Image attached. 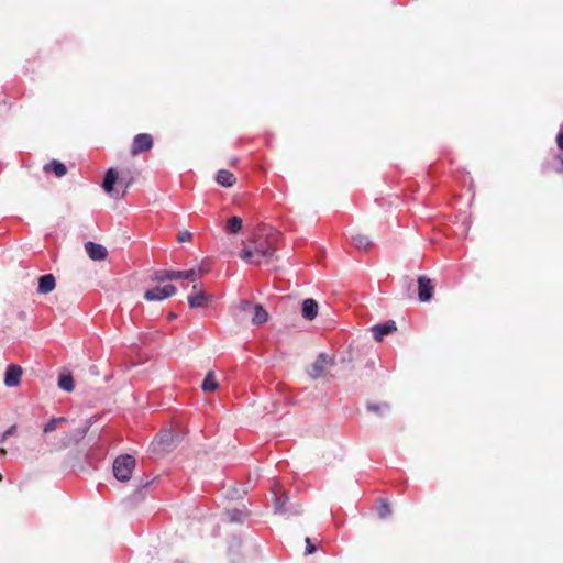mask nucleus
I'll return each instance as SVG.
<instances>
[{
  "instance_id": "34",
  "label": "nucleus",
  "mask_w": 563,
  "mask_h": 563,
  "mask_svg": "<svg viewBox=\"0 0 563 563\" xmlns=\"http://www.w3.org/2000/svg\"><path fill=\"white\" fill-rule=\"evenodd\" d=\"M558 146L563 150V132H560L556 136Z\"/></svg>"
},
{
  "instance_id": "25",
  "label": "nucleus",
  "mask_w": 563,
  "mask_h": 563,
  "mask_svg": "<svg viewBox=\"0 0 563 563\" xmlns=\"http://www.w3.org/2000/svg\"><path fill=\"white\" fill-rule=\"evenodd\" d=\"M240 257L243 261L255 264V265H261L263 263L262 260L255 257L254 251H252L250 249H243L240 253Z\"/></svg>"
},
{
  "instance_id": "20",
  "label": "nucleus",
  "mask_w": 563,
  "mask_h": 563,
  "mask_svg": "<svg viewBox=\"0 0 563 563\" xmlns=\"http://www.w3.org/2000/svg\"><path fill=\"white\" fill-rule=\"evenodd\" d=\"M351 242L356 249H367L372 245V242L369 239L362 234V233H355L351 236Z\"/></svg>"
},
{
  "instance_id": "11",
  "label": "nucleus",
  "mask_w": 563,
  "mask_h": 563,
  "mask_svg": "<svg viewBox=\"0 0 563 563\" xmlns=\"http://www.w3.org/2000/svg\"><path fill=\"white\" fill-rule=\"evenodd\" d=\"M397 330L396 322L393 320L383 324H375L372 327L373 336L377 342H380L385 335L393 333Z\"/></svg>"
},
{
  "instance_id": "27",
  "label": "nucleus",
  "mask_w": 563,
  "mask_h": 563,
  "mask_svg": "<svg viewBox=\"0 0 563 563\" xmlns=\"http://www.w3.org/2000/svg\"><path fill=\"white\" fill-rule=\"evenodd\" d=\"M66 418L64 417H58V418H53L52 420H49L45 427H44V433H49V432H53L54 430H56L58 423H62V422H66Z\"/></svg>"
},
{
  "instance_id": "4",
  "label": "nucleus",
  "mask_w": 563,
  "mask_h": 563,
  "mask_svg": "<svg viewBox=\"0 0 563 563\" xmlns=\"http://www.w3.org/2000/svg\"><path fill=\"white\" fill-rule=\"evenodd\" d=\"M180 435L168 429L163 430L155 438V443L163 452H170L180 443Z\"/></svg>"
},
{
  "instance_id": "26",
  "label": "nucleus",
  "mask_w": 563,
  "mask_h": 563,
  "mask_svg": "<svg viewBox=\"0 0 563 563\" xmlns=\"http://www.w3.org/2000/svg\"><path fill=\"white\" fill-rule=\"evenodd\" d=\"M227 516L231 522H243L246 514L240 509H232L227 511Z\"/></svg>"
},
{
  "instance_id": "28",
  "label": "nucleus",
  "mask_w": 563,
  "mask_h": 563,
  "mask_svg": "<svg viewBox=\"0 0 563 563\" xmlns=\"http://www.w3.org/2000/svg\"><path fill=\"white\" fill-rule=\"evenodd\" d=\"M377 511L380 518H386L390 514L391 509L387 503L383 501Z\"/></svg>"
},
{
  "instance_id": "5",
  "label": "nucleus",
  "mask_w": 563,
  "mask_h": 563,
  "mask_svg": "<svg viewBox=\"0 0 563 563\" xmlns=\"http://www.w3.org/2000/svg\"><path fill=\"white\" fill-rule=\"evenodd\" d=\"M334 361L332 357L328 356L325 353H320L313 364L308 369V375L312 379H318L323 377L327 373V368L332 366Z\"/></svg>"
},
{
  "instance_id": "17",
  "label": "nucleus",
  "mask_w": 563,
  "mask_h": 563,
  "mask_svg": "<svg viewBox=\"0 0 563 563\" xmlns=\"http://www.w3.org/2000/svg\"><path fill=\"white\" fill-rule=\"evenodd\" d=\"M235 180V176L229 170L221 169L217 174V183L223 187H232Z\"/></svg>"
},
{
  "instance_id": "30",
  "label": "nucleus",
  "mask_w": 563,
  "mask_h": 563,
  "mask_svg": "<svg viewBox=\"0 0 563 563\" xmlns=\"http://www.w3.org/2000/svg\"><path fill=\"white\" fill-rule=\"evenodd\" d=\"M254 306L251 301L249 300H242L240 302V309L241 311L243 312H252L254 310Z\"/></svg>"
},
{
  "instance_id": "3",
  "label": "nucleus",
  "mask_w": 563,
  "mask_h": 563,
  "mask_svg": "<svg viewBox=\"0 0 563 563\" xmlns=\"http://www.w3.org/2000/svg\"><path fill=\"white\" fill-rule=\"evenodd\" d=\"M274 509L275 514L286 516H298L302 512L300 505L291 503L289 497L285 494L275 497Z\"/></svg>"
},
{
  "instance_id": "16",
  "label": "nucleus",
  "mask_w": 563,
  "mask_h": 563,
  "mask_svg": "<svg viewBox=\"0 0 563 563\" xmlns=\"http://www.w3.org/2000/svg\"><path fill=\"white\" fill-rule=\"evenodd\" d=\"M268 319L267 311L261 305H255L254 310L252 311V323L254 325H262Z\"/></svg>"
},
{
  "instance_id": "19",
  "label": "nucleus",
  "mask_w": 563,
  "mask_h": 563,
  "mask_svg": "<svg viewBox=\"0 0 563 563\" xmlns=\"http://www.w3.org/2000/svg\"><path fill=\"white\" fill-rule=\"evenodd\" d=\"M44 169L46 172L54 173L57 177H63L67 173L66 166L63 163L55 161V159L52 161L51 163L46 164Z\"/></svg>"
},
{
  "instance_id": "24",
  "label": "nucleus",
  "mask_w": 563,
  "mask_h": 563,
  "mask_svg": "<svg viewBox=\"0 0 563 563\" xmlns=\"http://www.w3.org/2000/svg\"><path fill=\"white\" fill-rule=\"evenodd\" d=\"M367 409L379 417H384L387 412H389V405L387 402L368 404Z\"/></svg>"
},
{
  "instance_id": "14",
  "label": "nucleus",
  "mask_w": 563,
  "mask_h": 563,
  "mask_svg": "<svg viewBox=\"0 0 563 563\" xmlns=\"http://www.w3.org/2000/svg\"><path fill=\"white\" fill-rule=\"evenodd\" d=\"M301 311L303 318L307 320H313L318 314V302L312 298L305 299Z\"/></svg>"
},
{
  "instance_id": "15",
  "label": "nucleus",
  "mask_w": 563,
  "mask_h": 563,
  "mask_svg": "<svg viewBox=\"0 0 563 563\" xmlns=\"http://www.w3.org/2000/svg\"><path fill=\"white\" fill-rule=\"evenodd\" d=\"M55 286V277L52 274H46L40 277L37 291L48 294L54 290Z\"/></svg>"
},
{
  "instance_id": "35",
  "label": "nucleus",
  "mask_w": 563,
  "mask_h": 563,
  "mask_svg": "<svg viewBox=\"0 0 563 563\" xmlns=\"http://www.w3.org/2000/svg\"><path fill=\"white\" fill-rule=\"evenodd\" d=\"M89 372H90L91 375H98L99 374L98 367L96 365L90 366Z\"/></svg>"
},
{
  "instance_id": "12",
  "label": "nucleus",
  "mask_w": 563,
  "mask_h": 563,
  "mask_svg": "<svg viewBox=\"0 0 563 563\" xmlns=\"http://www.w3.org/2000/svg\"><path fill=\"white\" fill-rule=\"evenodd\" d=\"M85 250L93 261H102L108 255V251L103 245L90 241L85 244Z\"/></svg>"
},
{
  "instance_id": "10",
  "label": "nucleus",
  "mask_w": 563,
  "mask_h": 563,
  "mask_svg": "<svg viewBox=\"0 0 563 563\" xmlns=\"http://www.w3.org/2000/svg\"><path fill=\"white\" fill-rule=\"evenodd\" d=\"M209 296L199 290L196 285L192 286L191 294L188 296V305L190 308H200L208 305Z\"/></svg>"
},
{
  "instance_id": "9",
  "label": "nucleus",
  "mask_w": 563,
  "mask_h": 563,
  "mask_svg": "<svg viewBox=\"0 0 563 563\" xmlns=\"http://www.w3.org/2000/svg\"><path fill=\"white\" fill-rule=\"evenodd\" d=\"M418 289L419 299L422 302H427L432 298L434 287L431 279L427 276H420L418 278Z\"/></svg>"
},
{
  "instance_id": "36",
  "label": "nucleus",
  "mask_w": 563,
  "mask_h": 563,
  "mask_svg": "<svg viewBox=\"0 0 563 563\" xmlns=\"http://www.w3.org/2000/svg\"><path fill=\"white\" fill-rule=\"evenodd\" d=\"M7 455V450L1 448L0 449V456H5Z\"/></svg>"
},
{
  "instance_id": "33",
  "label": "nucleus",
  "mask_w": 563,
  "mask_h": 563,
  "mask_svg": "<svg viewBox=\"0 0 563 563\" xmlns=\"http://www.w3.org/2000/svg\"><path fill=\"white\" fill-rule=\"evenodd\" d=\"M153 481H143L141 479L140 483L137 484V487L141 488V489H144L146 487H148L151 484H152Z\"/></svg>"
},
{
  "instance_id": "32",
  "label": "nucleus",
  "mask_w": 563,
  "mask_h": 563,
  "mask_svg": "<svg viewBox=\"0 0 563 563\" xmlns=\"http://www.w3.org/2000/svg\"><path fill=\"white\" fill-rule=\"evenodd\" d=\"M306 553L312 554L316 551V547L312 544L310 538H306Z\"/></svg>"
},
{
  "instance_id": "31",
  "label": "nucleus",
  "mask_w": 563,
  "mask_h": 563,
  "mask_svg": "<svg viewBox=\"0 0 563 563\" xmlns=\"http://www.w3.org/2000/svg\"><path fill=\"white\" fill-rule=\"evenodd\" d=\"M179 243L189 242L191 240V233L189 231H180L177 234Z\"/></svg>"
},
{
  "instance_id": "7",
  "label": "nucleus",
  "mask_w": 563,
  "mask_h": 563,
  "mask_svg": "<svg viewBox=\"0 0 563 563\" xmlns=\"http://www.w3.org/2000/svg\"><path fill=\"white\" fill-rule=\"evenodd\" d=\"M23 369L20 365L10 364L7 366L3 383L7 387H16L21 383Z\"/></svg>"
},
{
  "instance_id": "23",
  "label": "nucleus",
  "mask_w": 563,
  "mask_h": 563,
  "mask_svg": "<svg viewBox=\"0 0 563 563\" xmlns=\"http://www.w3.org/2000/svg\"><path fill=\"white\" fill-rule=\"evenodd\" d=\"M242 219L240 217L234 216L228 220L227 230L232 234H236L242 229Z\"/></svg>"
},
{
  "instance_id": "8",
  "label": "nucleus",
  "mask_w": 563,
  "mask_h": 563,
  "mask_svg": "<svg viewBox=\"0 0 563 563\" xmlns=\"http://www.w3.org/2000/svg\"><path fill=\"white\" fill-rule=\"evenodd\" d=\"M152 146H153L152 136L147 133H141L134 137L131 152H132V154L137 155L140 153L150 151L152 148Z\"/></svg>"
},
{
  "instance_id": "13",
  "label": "nucleus",
  "mask_w": 563,
  "mask_h": 563,
  "mask_svg": "<svg viewBox=\"0 0 563 563\" xmlns=\"http://www.w3.org/2000/svg\"><path fill=\"white\" fill-rule=\"evenodd\" d=\"M275 250V246L271 242L257 243L254 249L255 257L266 263L274 256Z\"/></svg>"
},
{
  "instance_id": "21",
  "label": "nucleus",
  "mask_w": 563,
  "mask_h": 563,
  "mask_svg": "<svg viewBox=\"0 0 563 563\" xmlns=\"http://www.w3.org/2000/svg\"><path fill=\"white\" fill-rule=\"evenodd\" d=\"M58 387L65 391H73L74 390V379L73 376L67 374H60L58 377Z\"/></svg>"
},
{
  "instance_id": "18",
  "label": "nucleus",
  "mask_w": 563,
  "mask_h": 563,
  "mask_svg": "<svg viewBox=\"0 0 563 563\" xmlns=\"http://www.w3.org/2000/svg\"><path fill=\"white\" fill-rule=\"evenodd\" d=\"M118 179V173L110 168L103 178L102 187L107 194H110L113 191L114 184Z\"/></svg>"
},
{
  "instance_id": "6",
  "label": "nucleus",
  "mask_w": 563,
  "mask_h": 563,
  "mask_svg": "<svg viewBox=\"0 0 563 563\" xmlns=\"http://www.w3.org/2000/svg\"><path fill=\"white\" fill-rule=\"evenodd\" d=\"M176 294V287L173 285H166L164 287H155L153 289L146 290L144 294V298L148 301L154 300H164L169 298Z\"/></svg>"
},
{
  "instance_id": "37",
  "label": "nucleus",
  "mask_w": 563,
  "mask_h": 563,
  "mask_svg": "<svg viewBox=\"0 0 563 563\" xmlns=\"http://www.w3.org/2000/svg\"><path fill=\"white\" fill-rule=\"evenodd\" d=\"M175 318H176V314L170 313L169 319H175Z\"/></svg>"
},
{
  "instance_id": "1",
  "label": "nucleus",
  "mask_w": 563,
  "mask_h": 563,
  "mask_svg": "<svg viewBox=\"0 0 563 563\" xmlns=\"http://www.w3.org/2000/svg\"><path fill=\"white\" fill-rule=\"evenodd\" d=\"M203 271L199 269H188V271H174V269H164V271H155L151 275V279L156 283H164L167 280H177L180 278L187 279L190 283H196L199 275L202 274Z\"/></svg>"
},
{
  "instance_id": "22",
  "label": "nucleus",
  "mask_w": 563,
  "mask_h": 563,
  "mask_svg": "<svg viewBox=\"0 0 563 563\" xmlns=\"http://www.w3.org/2000/svg\"><path fill=\"white\" fill-rule=\"evenodd\" d=\"M218 387H219V385H218V383H217V380L214 378V373L213 372H209L206 375V377H205V379H203V382L201 384L202 390L203 391H214V390L218 389Z\"/></svg>"
},
{
  "instance_id": "29",
  "label": "nucleus",
  "mask_w": 563,
  "mask_h": 563,
  "mask_svg": "<svg viewBox=\"0 0 563 563\" xmlns=\"http://www.w3.org/2000/svg\"><path fill=\"white\" fill-rule=\"evenodd\" d=\"M15 430H16V426H15V424H13V426H11L9 429H7V430L2 433V435H1V438H0V443H4L9 437H11V435H13V434H14Z\"/></svg>"
},
{
  "instance_id": "2",
  "label": "nucleus",
  "mask_w": 563,
  "mask_h": 563,
  "mask_svg": "<svg viewBox=\"0 0 563 563\" xmlns=\"http://www.w3.org/2000/svg\"><path fill=\"white\" fill-rule=\"evenodd\" d=\"M136 461L130 454L118 456L113 462V475L120 482H126L131 478L132 472L135 468Z\"/></svg>"
}]
</instances>
